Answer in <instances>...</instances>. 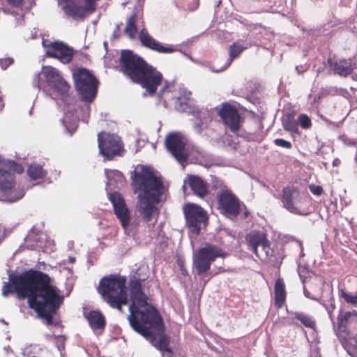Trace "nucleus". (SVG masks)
Wrapping results in <instances>:
<instances>
[{"instance_id":"nucleus-38","label":"nucleus","mask_w":357,"mask_h":357,"mask_svg":"<svg viewBox=\"0 0 357 357\" xmlns=\"http://www.w3.org/2000/svg\"><path fill=\"white\" fill-rule=\"evenodd\" d=\"M284 128L286 130L290 131L291 132H296L297 129V123L294 120H288L286 122L284 123Z\"/></svg>"},{"instance_id":"nucleus-22","label":"nucleus","mask_w":357,"mask_h":357,"mask_svg":"<svg viewBox=\"0 0 357 357\" xmlns=\"http://www.w3.org/2000/svg\"><path fill=\"white\" fill-rule=\"evenodd\" d=\"M26 243L35 242V244L31 245L32 248H37L42 250L43 252L52 251L53 250L52 242L48 239L47 235L42 232L35 234L31 230L25 238Z\"/></svg>"},{"instance_id":"nucleus-27","label":"nucleus","mask_w":357,"mask_h":357,"mask_svg":"<svg viewBox=\"0 0 357 357\" xmlns=\"http://www.w3.org/2000/svg\"><path fill=\"white\" fill-rule=\"evenodd\" d=\"M105 173L107 179V187L119 188L123 185L125 179L121 172L106 169Z\"/></svg>"},{"instance_id":"nucleus-35","label":"nucleus","mask_w":357,"mask_h":357,"mask_svg":"<svg viewBox=\"0 0 357 357\" xmlns=\"http://www.w3.org/2000/svg\"><path fill=\"white\" fill-rule=\"evenodd\" d=\"M341 297L344 299L346 303L354 305H357V291L355 294H351L342 290Z\"/></svg>"},{"instance_id":"nucleus-45","label":"nucleus","mask_w":357,"mask_h":357,"mask_svg":"<svg viewBox=\"0 0 357 357\" xmlns=\"http://www.w3.org/2000/svg\"><path fill=\"white\" fill-rule=\"evenodd\" d=\"M309 188L310 192L315 195H320L323 192L322 188L319 185H310Z\"/></svg>"},{"instance_id":"nucleus-11","label":"nucleus","mask_w":357,"mask_h":357,"mask_svg":"<svg viewBox=\"0 0 357 357\" xmlns=\"http://www.w3.org/2000/svg\"><path fill=\"white\" fill-rule=\"evenodd\" d=\"M98 142L100 153L107 160H111L116 155H121L123 152L122 142L116 135L99 133Z\"/></svg>"},{"instance_id":"nucleus-46","label":"nucleus","mask_w":357,"mask_h":357,"mask_svg":"<svg viewBox=\"0 0 357 357\" xmlns=\"http://www.w3.org/2000/svg\"><path fill=\"white\" fill-rule=\"evenodd\" d=\"M342 141L344 142V144L348 145V146H355L356 142L351 139L347 138L345 136L341 137Z\"/></svg>"},{"instance_id":"nucleus-2","label":"nucleus","mask_w":357,"mask_h":357,"mask_svg":"<svg viewBox=\"0 0 357 357\" xmlns=\"http://www.w3.org/2000/svg\"><path fill=\"white\" fill-rule=\"evenodd\" d=\"M128 291L130 303L128 319L130 326L150 341L158 350L171 352L168 347L169 340L163 333L162 319L156 309L148 303V298L142 291L140 280L131 279Z\"/></svg>"},{"instance_id":"nucleus-21","label":"nucleus","mask_w":357,"mask_h":357,"mask_svg":"<svg viewBox=\"0 0 357 357\" xmlns=\"http://www.w3.org/2000/svg\"><path fill=\"white\" fill-rule=\"evenodd\" d=\"M328 63L333 73L341 77H347L350 75L356 68V63L351 59L340 60L328 59Z\"/></svg>"},{"instance_id":"nucleus-31","label":"nucleus","mask_w":357,"mask_h":357,"mask_svg":"<svg viewBox=\"0 0 357 357\" xmlns=\"http://www.w3.org/2000/svg\"><path fill=\"white\" fill-rule=\"evenodd\" d=\"M213 113V112L212 110L202 109L195 114L196 119L199 121V122L197 123L195 126V128L197 132H201L202 126L206 125L211 121Z\"/></svg>"},{"instance_id":"nucleus-52","label":"nucleus","mask_w":357,"mask_h":357,"mask_svg":"<svg viewBox=\"0 0 357 357\" xmlns=\"http://www.w3.org/2000/svg\"><path fill=\"white\" fill-rule=\"evenodd\" d=\"M208 280H209V279H207V280H204L203 281V287H204V286L206 284V283L208 282Z\"/></svg>"},{"instance_id":"nucleus-53","label":"nucleus","mask_w":357,"mask_h":357,"mask_svg":"<svg viewBox=\"0 0 357 357\" xmlns=\"http://www.w3.org/2000/svg\"><path fill=\"white\" fill-rule=\"evenodd\" d=\"M304 294H305V296H307V297H309V295H308V292L306 289H304Z\"/></svg>"},{"instance_id":"nucleus-17","label":"nucleus","mask_w":357,"mask_h":357,"mask_svg":"<svg viewBox=\"0 0 357 357\" xmlns=\"http://www.w3.org/2000/svg\"><path fill=\"white\" fill-rule=\"evenodd\" d=\"M42 43L46 49L45 55L47 56L58 59L63 63H68L72 60L73 50L63 43L51 42L43 39Z\"/></svg>"},{"instance_id":"nucleus-15","label":"nucleus","mask_w":357,"mask_h":357,"mask_svg":"<svg viewBox=\"0 0 357 357\" xmlns=\"http://www.w3.org/2000/svg\"><path fill=\"white\" fill-rule=\"evenodd\" d=\"M218 210L220 213L229 218L236 217L241 211L238 199L230 190H223L218 195Z\"/></svg>"},{"instance_id":"nucleus-33","label":"nucleus","mask_w":357,"mask_h":357,"mask_svg":"<svg viewBox=\"0 0 357 357\" xmlns=\"http://www.w3.org/2000/svg\"><path fill=\"white\" fill-rule=\"evenodd\" d=\"M296 318L299 320L305 326L310 328H314L315 323L312 318L303 313H296Z\"/></svg>"},{"instance_id":"nucleus-10","label":"nucleus","mask_w":357,"mask_h":357,"mask_svg":"<svg viewBox=\"0 0 357 357\" xmlns=\"http://www.w3.org/2000/svg\"><path fill=\"white\" fill-rule=\"evenodd\" d=\"M97 0H63L60 3L64 13L74 20L83 19L93 13Z\"/></svg>"},{"instance_id":"nucleus-4","label":"nucleus","mask_w":357,"mask_h":357,"mask_svg":"<svg viewBox=\"0 0 357 357\" xmlns=\"http://www.w3.org/2000/svg\"><path fill=\"white\" fill-rule=\"evenodd\" d=\"M120 64L123 73L140 84L149 95H153L162 83V74L130 50L121 52Z\"/></svg>"},{"instance_id":"nucleus-20","label":"nucleus","mask_w":357,"mask_h":357,"mask_svg":"<svg viewBox=\"0 0 357 357\" xmlns=\"http://www.w3.org/2000/svg\"><path fill=\"white\" fill-rule=\"evenodd\" d=\"M218 114L231 132H236L239 130L241 119L234 107L224 105L219 110Z\"/></svg>"},{"instance_id":"nucleus-47","label":"nucleus","mask_w":357,"mask_h":357,"mask_svg":"<svg viewBox=\"0 0 357 357\" xmlns=\"http://www.w3.org/2000/svg\"><path fill=\"white\" fill-rule=\"evenodd\" d=\"M349 343L350 345L357 349V334L351 337H349Z\"/></svg>"},{"instance_id":"nucleus-16","label":"nucleus","mask_w":357,"mask_h":357,"mask_svg":"<svg viewBox=\"0 0 357 357\" xmlns=\"http://www.w3.org/2000/svg\"><path fill=\"white\" fill-rule=\"evenodd\" d=\"M183 210L190 231L198 234L201 228L206 224V213L200 206L194 204L185 205Z\"/></svg>"},{"instance_id":"nucleus-12","label":"nucleus","mask_w":357,"mask_h":357,"mask_svg":"<svg viewBox=\"0 0 357 357\" xmlns=\"http://www.w3.org/2000/svg\"><path fill=\"white\" fill-rule=\"evenodd\" d=\"M187 142L186 137L179 132H171L165 139L166 148L181 164L186 161L188 157Z\"/></svg>"},{"instance_id":"nucleus-25","label":"nucleus","mask_w":357,"mask_h":357,"mask_svg":"<svg viewBox=\"0 0 357 357\" xmlns=\"http://www.w3.org/2000/svg\"><path fill=\"white\" fill-rule=\"evenodd\" d=\"M143 26V21L139 15L132 14L126 22V26L124 29L125 33L130 38L136 37L137 27Z\"/></svg>"},{"instance_id":"nucleus-3","label":"nucleus","mask_w":357,"mask_h":357,"mask_svg":"<svg viewBox=\"0 0 357 357\" xmlns=\"http://www.w3.org/2000/svg\"><path fill=\"white\" fill-rule=\"evenodd\" d=\"M131 177L138 193L137 211L149 223L158 215L157 204L165 190L162 180L153 169L145 166L138 167Z\"/></svg>"},{"instance_id":"nucleus-44","label":"nucleus","mask_w":357,"mask_h":357,"mask_svg":"<svg viewBox=\"0 0 357 357\" xmlns=\"http://www.w3.org/2000/svg\"><path fill=\"white\" fill-rule=\"evenodd\" d=\"M81 110L83 112L82 121L87 122L86 118L89 117L90 113V106L89 105H84L81 108Z\"/></svg>"},{"instance_id":"nucleus-28","label":"nucleus","mask_w":357,"mask_h":357,"mask_svg":"<svg viewBox=\"0 0 357 357\" xmlns=\"http://www.w3.org/2000/svg\"><path fill=\"white\" fill-rule=\"evenodd\" d=\"M248 47V45H241L234 43L229 47V57L225 66L218 69H212L213 73H220L224 71L233 61L234 59L238 56L243 51Z\"/></svg>"},{"instance_id":"nucleus-54","label":"nucleus","mask_w":357,"mask_h":357,"mask_svg":"<svg viewBox=\"0 0 357 357\" xmlns=\"http://www.w3.org/2000/svg\"><path fill=\"white\" fill-rule=\"evenodd\" d=\"M335 308V305L331 303V309L333 310Z\"/></svg>"},{"instance_id":"nucleus-5","label":"nucleus","mask_w":357,"mask_h":357,"mask_svg":"<svg viewBox=\"0 0 357 357\" xmlns=\"http://www.w3.org/2000/svg\"><path fill=\"white\" fill-rule=\"evenodd\" d=\"M33 85L45 92L48 89L51 90L52 96H54V98L61 100L66 106H70L73 101L68 93V84L54 67L43 66L41 72L35 75Z\"/></svg>"},{"instance_id":"nucleus-13","label":"nucleus","mask_w":357,"mask_h":357,"mask_svg":"<svg viewBox=\"0 0 357 357\" xmlns=\"http://www.w3.org/2000/svg\"><path fill=\"white\" fill-rule=\"evenodd\" d=\"M250 249L264 262H269L273 257V250L270 242L262 232L252 231L247 237Z\"/></svg>"},{"instance_id":"nucleus-32","label":"nucleus","mask_w":357,"mask_h":357,"mask_svg":"<svg viewBox=\"0 0 357 357\" xmlns=\"http://www.w3.org/2000/svg\"><path fill=\"white\" fill-rule=\"evenodd\" d=\"M46 174L47 172L38 164H31L27 169V174L33 180L43 178Z\"/></svg>"},{"instance_id":"nucleus-41","label":"nucleus","mask_w":357,"mask_h":357,"mask_svg":"<svg viewBox=\"0 0 357 357\" xmlns=\"http://www.w3.org/2000/svg\"><path fill=\"white\" fill-rule=\"evenodd\" d=\"M351 316L349 312L341 313L338 316L337 323L340 327H342L344 325L346 320Z\"/></svg>"},{"instance_id":"nucleus-14","label":"nucleus","mask_w":357,"mask_h":357,"mask_svg":"<svg viewBox=\"0 0 357 357\" xmlns=\"http://www.w3.org/2000/svg\"><path fill=\"white\" fill-rule=\"evenodd\" d=\"M307 197V192H300L293 187H286L282 190V203L290 213L303 215L301 207Z\"/></svg>"},{"instance_id":"nucleus-37","label":"nucleus","mask_w":357,"mask_h":357,"mask_svg":"<svg viewBox=\"0 0 357 357\" xmlns=\"http://www.w3.org/2000/svg\"><path fill=\"white\" fill-rule=\"evenodd\" d=\"M298 122L303 129H307L311 126L310 119L304 114L299 116Z\"/></svg>"},{"instance_id":"nucleus-23","label":"nucleus","mask_w":357,"mask_h":357,"mask_svg":"<svg viewBox=\"0 0 357 357\" xmlns=\"http://www.w3.org/2000/svg\"><path fill=\"white\" fill-rule=\"evenodd\" d=\"M86 318L91 328L96 335H100L104 330L106 322L104 316L99 311L92 310L86 314Z\"/></svg>"},{"instance_id":"nucleus-55","label":"nucleus","mask_w":357,"mask_h":357,"mask_svg":"<svg viewBox=\"0 0 357 357\" xmlns=\"http://www.w3.org/2000/svg\"><path fill=\"white\" fill-rule=\"evenodd\" d=\"M315 357H321V356L319 354H317Z\"/></svg>"},{"instance_id":"nucleus-50","label":"nucleus","mask_w":357,"mask_h":357,"mask_svg":"<svg viewBox=\"0 0 357 357\" xmlns=\"http://www.w3.org/2000/svg\"><path fill=\"white\" fill-rule=\"evenodd\" d=\"M68 261H69L70 263L73 264L75 262V257H70L68 258Z\"/></svg>"},{"instance_id":"nucleus-29","label":"nucleus","mask_w":357,"mask_h":357,"mask_svg":"<svg viewBox=\"0 0 357 357\" xmlns=\"http://www.w3.org/2000/svg\"><path fill=\"white\" fill-rule=\"evenodd\" d=\"M286 291L285 286L282 279L278 278L275 284V305L280 308L285 301Z\"/></svg>"},{"instance_id":"nucleus-24","label":"nucleus","mask_w":357,"mask_h":357,"mask_svg":"<svg viewBox=\"0 0 357 357\" xmlns=\"http://www.w3.org/2000/svg\"><path fill=\"white\" fill-rule=\"evenodd\" d=\"M188 97H186L187 98ZM158 98L164 102V105L166 107L167 105L173 102L175 105L176 108L178 110H184L183 105L185 104V98L177 97L172 94V91L169 89L168 86L162 88L158 94Z\"/></svg>"},{"instance_id":"nucleus-43","label":"nucleus","mask_w":357,"mask_h":357,"mask_svg":"<svg viewBox=\"0 0 357 357\" xmlns=\"http://www.w3.org/2000/svg\"><path fill=\"white\" fill-rule=\"evenodd\" d=\"M12 292L10 284L8 282H4L2 287V295L6 297Z\"/></svg>"},{"instance_id":"nucleus-7","label":"nucleus","mask_w":357,"mask_h":357,"mask_svg":"<svg viewBox=\"0 0 357 357\" xmlns=\"http://www.w3.org/2000/svg\"><path fill=\"white\" fill-rule=\"evenodd\" d=\"M227 253L220 247L210 243H206L193 254V268L196 274L202 275L207 272L211 264L217 258H225Z\"/></svg>"},{"instance_id":"nucleus-42","label":"nucleus","mask_w":357,"mask_h":357,"mask_svg":"<svg viewBox=\"0 0 357 357\" xmlns=\"http://www.w3.org/2000/svg\"><path fill=\"white\" fill-rule=\"evenodd\" d=\"M13 63V59L11 57H7L0 59V66L3 70H6L10 65Z\"/></svg>"},{"instance_id":"nucleus-18","label":"nucleus","mask_w":357,"mask_h":357,"mask_svg":"<svg viewBox=\"0 0 357 357\" xmlns=\"http://www.w3.org/2000/svg\"><path fill=\"white\" fill-rule=\"evenodd\" d=\"M108 197L113 205L114 213L120 220L121 226L126 231L130 225V212L123 198L117 192L109 193Z\"/></svg>"},{"instance_id":"nucleus-36","label":"nucleus","mask_w":357,"mask_h":357,"mask_svg":"<svg viewBox=\"0 0 357 357\" xmlns=\"http://www.w3.org/2000/svg\"><path fill=\"white\" fill-rule=\"evenodd\" d=\"M211 187L215 190L219 189L220 192H222L223 190H227L225 188L222 181L215 176H211Z\"/></svg>"},{"instance_id":"nucleus-40","label":"nucleus","mask_w":357,"mask_h":357,"mask_svg":"<svg viewBox=\"0 0 357 357\" xmlns=\"http://www.w3.org/2000/svg\"><path fill=\"white\" fill-rule=\"evenodd\" d=\"M274 143L275 145L278 146H281L286 149L291 148V143L283 139H276L274 140Z\"/></svg>"},{"instance_id":"nucleus-9","label":"nucleus","mask_w":357,"mask_h":357,"mask_svg":"<svg viewBox=\"0 0 357 357\" xmlns=\"http://www.w3.org/2000/svg\"><path fill=\"white\" fill-rule=\"evenodd\" d=\"M5 166L6 162L0 155V190L3 191L6 196L3 200L15 202L24 197V190L20 187L14 188L15 180L14 174L5 170Z\"/></svg>"},{"instance_id":"nucleus-34","label":"nucleus","mask_w":357,"mask_h":357,"mask_svg":"<svg viewBox=\"0 0 357 357\" xmlns=\"http://www.w3.org/2000/svg\"><path fill=\"white\" fill-rule=\"evenodd\" d=\"M9 4L18 8H29L32 5V0H6Z\"/></svg>"},{"instance_id":"nucleus-1","label":"nucleus","mask_w":357,"mask_h":357,"mask_svg":"<svg viewBox=\"0 0 357 357\" xmlns=\"http://www.w3.org/2000/svg\"><path fill=\"white\" fill-rule=\"evenodd\" d=\"M10 279L18 296L26 298L29 307L51 325L52 316L63 303V298L60 291L51 284L48 275L30 270Z\"/></svg>"},{"instance_id":"nucleus-51","label":"nucleus","mask_w":357,"mask_h":357,"mask_svg":"<svg viewBox=\"0 0 357 357\" xmlns=\"http://www.w3.org/2000/svg\"><path fill=\"white\" fill-rule=\"evenodd\" d=\"M328 310V313L329 314V317L331 318V319L333 321V317H332V314H331V310L330 309H327Z\"/></svg>"},{"instance_id":"nucleus-49","label":"nucleus","mask_w":357,"mask_h":357,"mask_svg":"<svg viewBox=\"0 0 357 357\" xmlns=\"http://www.w3.org/2000/svg\"><path fill=\"white\" fill-rule=\"evenodd\" d=\"M340 162H341V161H340V159H338V158H335V159L333 160V165L334 167H337V166H339V165H340Z\"/></svg>"},{"instance_id":"nucleus-26","label":"nucleus","mask_w":357,"mask_h":357,"mask_svg":"<svg viewBox=\"0 0 357 357\" xmlns=\"http://www.w3.org/2000/svg\"><path fill=\"white\" fill-rule=\"evenodd\" d=\"M188 183L192 191L197 196L202 198L208 194L206 184L200 177L190 176L188 178Z\"/></svg>"},{"instance_id":"nucleus-8","label":"nucleus","mask_w":357,"mask_h":357,"mask_svg":"<svg viewBox=\"0 0 357 357\" xmlns=\"http://www.w3.org/2000/svg\"><path fill=\"white\" fill-rule=\"evenodd\" d=\"M73 76L76 89L82 99L86 102H92L98 89V81L95 77L85 68L76 69Z\"/></svg>"},{"instance_id":"nucleus-48","label":"nucleus","mask_w":357,"mask_h":357,"mask_svg":"<svg viewBox=\"0 0 357 357\" xmlns=\"http://www.w3.org/2000/svg\"><path fill=\"white\" fill-rule=\"evenodd\" d=\"M200 63L202 65H203L204 66H206V67L208 68L212 72H213L212 70V69H215V68L212 66V65L209 62H208V61H203V62H201Z\"/></svg>"},{"instance_id":"nucleus-19","label":"nucleus","mask_w":357,"mask_h":357,"mask_svg":"<svg viewBox=\"0 0 357 357\" xmlns=\"http://www.w3.org/2000/svg\"><path fill=\"white\" fill-rule=\"evenodd\" d=\"M141 43L146 47L162 54H170L176 50L173 45H165L151 37L143 27L139 34Z\"/></svg>"},{"instance_id":"nucleus-30","label":"nucleus","mask_w":357,"mask_h":357,"mask_svg":"<svg viewBox=\"0 0 357 357\" xmlns=\"http://www.w3.org/2000/svg\"><path fill=\"white\" fill-rule=\"evenodd\" d=\"M64 118L62 119V123L65 126L66 131L71 135L77 128V119L73 114L66 107L63 108Z\"/></svg>"},{"instance_id":"nucleus-6","label":"nucleus","mask_w":357,"mask_h":357,"mask_svg":"<svg viewBox=\"0 0 357 357\" xmlns=\"http://www.w3.org/2000/svg\"><path fill=\"white\" fill-rule=\"evenodd\" d=\"M99 293L112 307L122 312V305L128 303L126 278L121 276L103 278L100 282Z\"/></svg>"},{"instance_id":"nucleus-39","label":"nucleus","mask_w":357,"mask_h":357,"mask_svg":"<svg viewBox=\"0 0 357 357\" xmlns=\"http://www.w3.org/2000/svg\"><path fill=\"white\" fill-rule=\"evenodd\" d=\"M7 165L12 171L15 172L20 174L24 171L23 167L14 161H8Z\"/></svg>"}]
</instances>
